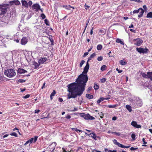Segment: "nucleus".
Wrapping results in <instances>:
<instances>
[{
	"mask_svg": "<svg viewBox=\"0 0 152 152\" xmlns=\"http://www.w3.org/2000/svg\"><path fill=\"white\" fill-rule=\"evenodd\" d=\"M9 6V4H7L0 5V15H2L6 13Z\"/></svg>",
	"mask_w": 152,
	"mask_h": 152,
	"instance_id": "20e7f679",
	"label": "nucleus"
},
{
	"mask_svg": "<svg viewBox=\"0 0 152 152\" xmlns=\"http://www.w3.org/2000/svg\"><path fill=\"white\" fill-rule=\"evenodd\" d=\"M142 142H143V144H146L147 143V142L145 141V138H143L142 139Z\"/></svg>",
	"mask_w": 152,
	"mask_h": 152,
	"instance_id": "e2e57ef3",
	"label": "nucleus"
},
{
	"mask_svg": "<svg viewBox=\"0 0 152 152\" xmlns=\"http://www.w3.org/2000/svg\"><path fill=\"white\" fill-rule=\"evenodd\" d=\"M120 64L122 65H124L126 64L127 62L124 61V60H122L120 61Z\"/></svg>",
	"mask_w": 152,
	"mask_h": 152,
	"instance_id": "c756f323",
	"label": "nucleus"
},
{
	"mask_svg": "<svg viewBox=\"0 0 152 152\" xmlns=\"http://www.w3.org/2000/svg\"><path fill=\"white\" fill-rule=\"evenodd\" d=\"M96 55V54L95 53H94L91 55L90 56L91 58H93Z\"/></svg>",
	"mask_w": 152,
	"mask_h": 152,
	"instance_id": "4d7b16f0",
	"label": "nucleus"
},
{
	"mask_svg": "<svg viewBox=\"0 0 152 152\" xmlns=\"http://www.w3.org/2000/svg\"><path fill=\"white\" fill-rule=\"evenodd\" d=\"M89 68V64L88 62H87L86 65L84 68L83 71L78 76L76 80V82L67 85V91L69 92L67 95L68 99L75 98L78 96H80L83 94L85 90L86 83L88 80L87 75H84L83 74H86L87 73Z\"/></svg>",
	"mask_w": 152,
	"mask_h": 152,
	"instance_id": "f257e3e1",
	"label": "nucleus"
},
{
	"mask_svg": "<svg viewBox=\"0 0 152 152\" xmlns=\"http://www.w3.org/2000/svg\"><path fill=\"white\" fill-rule=\"evenodd\" d=\"M88 54V52H86L84 53V54L83 55V57H86V56H87Z\"/></svg>",
	"mask_w": 152,
	"mask_h": 152,
	"instance_id": "338daca9",
	"label": "nucleus"
},
{
	"mask_svg": "<svg viewBox=\"0 0 152 152\" xmlns=\"http://www.w3.org/2000/svg\"><path fill=\"white\" fill-rule=\"evenodd\" d=\"M17 72L18 73L20 74L24 73L27 72V71L22 68H19L17 71Z\"/></svg>",
	"mask_w": 152,
	"mask_h": 152,
	"instance_id": "2eb2a0df",
	"label": "nucleus"
},
{
	"mask_svg": "<svg viewBox=\"0 0 152 152\" xmlns=\"http://www.w3.org/2000/svg\"><path fill=\"white\" fill-rule=\"evenodd\" d=\"M84 6L87 7L85 8L86 9V10L88 9L90 7V6H88L86 4H85Z\"/></svg>",
	"mask_w": 152,
	"mask_h": 152,
	"instance_id": "69168bd1",
	"label": "nucleus"
},
{
	"mask_svg": "<svg viewBox=\"0 0 152 152\" xmlns=\"http://www.w3.org/2000/svg\"><path fill=\"white\" fill-rule=\"evenodd\" d=\"M71 129L72 130H73V131L75 130L77 132H83L81 130H79L78 129H77V128H72Z\"/></svg>",
	"mask_w": 152,
	"mask_h": 152,
	"instance_id": "bb28decb",
	"label": "nucleus"
},
{
	"mask_svg": "<svg viewBox=\"0 0 152 152\" xmlns=\"http://www.w3.org/2000/svg\"><path fill=\"white\" fill-rule=\"evenodd\" d=\"M28 6L29 5L30 6H31L32 4V1H28Z\"/></svg>",
	"mask_w": 152,
	"mask_h": 152,
	"instance_id": "052dcab7",
	"label": "nucleus"
},
{
	"mask_svg": "<svg viewBox=\"0 0 152 152\" xmlns=\"http://www.w3.org/2000/svg\"><path fill=\"white\" fill-rule=\"evenodd\" d=\"M139 12V9L138 10H134L133 12V13L134 14V13H137Z\"/></svg>",
	"mask_w": 152,
	"mask_h": 152,
	"instance_id": "c03bdc74",
	"label": "nucleus"
},
{
	"mask_svg": "<svg viewBox=\"0 0 152 152\" xmlns=\"http://www.w3.org/2000/svg\"><path fill=\"white\" fill-rule=\"evenodd\" d=\"M117 104H115L113 105H108V107L110 108H113L116 107H117Z\"/></svg>",
	"mask_w": 152,
	"mask_h": 152,
	"instance_id": "72a5a7b5",
	"label": "nucleus"
},
{
	"mask_svg": "<svg viewBox=\"0 0 152 152\" xmlns=\"http://www.w3.org/2000/svg\"><path fill=\"white\" fill-rule=\"evenodd\" d=\"M9 3L11 5L15 4L16 5H19L20 4V2L18 0H13L9 2Z\"/></svg>",
	"mask_w": 152,
	"mask_h": 152,
	"instance_id": "6e6552de",
	"label": "nucleus"
},
{
	"mask_svg": "<svg viewBox=\"0 0 152 152\" xmlns=\"http://www.w3.org/2000/svg\"><path fill=\"white\" fill-rule=\"evenodd\" d=\"M6 80V78L4 77L3 75H0V83Z\"/></svg>",
	"mask_w": 152,
	"mask_h": 152,
	"instance_id": "a211bd4d",
	"label": "nucleus"
},
{
	"mask_svg": "<svg viewBox=\"0 0 152 152\" xmlns=\"http://www.w3.org/2000/svg\"><path fill=\"white\" fill-rule=\"evenodd\" d=\"M85 62V61L84 60H82L80 64V67H81L83 65V64Z\"/></svg>",
	"mask_w": 152,
	"mask_h": 152,
	"instance_id": "49530a36",
	"label": "nucleus"
},
{
	"mask_svg": "<svg viewBox=\"0 0 152 152\" xmlns=\"http://www.w3.org/2000/svg\"><path fill=\"white\" fill-rule=\"evenodd\" d=\"M10 135L12 136H14L15 137H18L17 134L15 132H12L10 134Z\"/></svg>",
	"mask_w": 152,
	"mask_h": 152,
	"instance_id": "4c0bfd02",
	"label": "nucleus"
},
{
	"mask_svg": "<svg viewBox=\"0 0 152 152\" xmlns=\"http://www.w3.org/2000/svg\"><path fill=\"white\" fill-rule=\"evenodd\" d=\"M117 145L121 148H124V145H122V144H120L119 142L118 143V145Z\"/></svg>",
	"mask_w": 152,
	"mask_h": 152,
	"instance_id": "e433bc0d",
	"label": "nucleus"
},
{
	"mask_svg": "<svg viewBox=\"0 0 152 152\" xmlns=\"http://www.w3.org/2000/svg\"><path fill=\"white\" fill-rule=\"evenodd\" d=\"M32 9L35 10V11L38 12L40 9V6L39 4H34L32 6Z\"/></svg>",
	"mask_w": 152,
	"mask_h": 152,
	"instance_id": "423d86ee",
	"label": "nucleus"
},
{
	"mask_svg": "<svg viewBox=\"0 0 152 152\" xmlns=\"http://www.w3.org/2000/svg\"><path fill=\"white\" fill-rule=\"evenodd\" d=\"M116 70L118 71V73H121L122 72V71L121 70H119V69H118V68H117L116 69Z\"/></svg>",
	"mask_w": 152,
	"mask_h": 152,
	"instance_id": "0e129e2a",
	"label": "nucleus"
},
{
	"mask_svg": "<svg viewBox=\"0 0 152 152\" xmlns=\"http://www.w3.org/2000/svg\"><path fill=\"white\" fill-rule=\"evenodd\" d=\"M56 94V92L55 90H53V91L52 92L50 95H51V96H54L55 94Z\"/></svg>",
	"mask_w": 152,
	"mask_h": 152,
	"instance_id": "37998d69",
	"label": "nucleus"
},
{
	"mask_svg": "<svg viewBox=\"0 0 152 152\" xmlns=\"http://www.w3.org/2000/svg\"><path fill=\"white\" fill-rule=\"evenodd\" d=\"M138 149V148H134L133 147H131L130 148V149L131 150V151H134V150H137V149Z\"/></svg>",
	"mask_w": 152,
	"mask_h": 152,
	"instance_id": "5fc2aeb1",
	"label": "nucleus"
},
{
	"mask_svg": "<svg viewBox=\"0 0 152 152\" xmlns=\"http://www.w3.org/2000/svg\"><path fill=\"white\" fill-rule=\"evenodd\" d=\"M131 1H134L137 2H141V1L140 0H130Z\"/></svg>",
	"mask_w": 152,
	"mask_h": 152,
	"instance_id": "bf43d9fd",
	"label": "nucleus"
},
{
	"mask_svg": "<svg viewBox=\"0 0 152 152\" xmlns=\"http://www.w3.org/2000/svg\"><path fill=\"white\" fill-rule=\"evenodd\" d=\"M38 137L37 136H35L34 138H32L30 139L29 140L30 143H32V142H35L38 139Z\"/></svg>",
	"mask_w": 152,
	"mask_h": 152,
	"instance_id": "ddd939ff",
	"label": "nucleus"
},
{
	"mask_svg": "<svg viewBox=\"0 0 152 152\" xmlns=\"http://www.w3.org/2000/svg\"><path fill=\"white\" fill-rule=\"evenodd\" d=\"M30 95L29 94H27L25 96L23 97V98L24 99H27L29 97Z\"/></svg>",
	"mask_w": 152,
	"mask_h": 152,
	"instance_id": "864d4df0",
	"label": "nucleus"
},
{
	"mask_svg": "<svg viewBox=\"0 0 152 152\" xmlns=\"http://www.w3.org/2000/svg\"><path fill=\"white\" fill-rule=\"evenodd\" d=\"M116 42H117L120 43L122 45H124V42L123 41H122L120 39H117L116 40Z\"/></svg>",
	"mask_w": 152,
	"mask_h": 152,
	"instance_id": "a878e982",
	"label": "nucleus"
},
{
	"mask_svg": "<svg viewBox=\"0 0 152 152\" xmlns=\"http://www.w3.org/2000/svg\"><path fill=\"white\" fill-rule=\"evenodd\" d=\"M48 60V58L46 57H44L43 58H41L40 59H39L38 62L39 64H42L44 63V62L47 61Z\"/></svg>",
	"mask_w": 152,
	"mask_h": 152,
	"instance_id": "1a4fd4ad",
	"label": "nucleus"
},
{
	"mask_svg": "<svg viewBox=\"0 0 152 152\" xmlns=\"http://www.w3.org/2000/svg\"><path fill=\"white\" fill-rule=\"evenodd\" d=\"M135 137L136 136L135 134L133 133L132 134L131 137L133 139L135 140Z\"/></svg>",
	"mask_w": 152,
	"mask_h": 152,
	"instance_id": "09e8293b",
	"label": "nucleus"
},
{
	"mask_svg": "<svg viewBox=\"0 0 152 152\" xmlns=\"http://www.w3.org/2000/svg\"><path fill=\"white\" fill-rule=\"evenodd\" d=\"M92 88V87L91 86L89 87V88H88V91H87V92L88 93H90L89 91Z\"/></svg>",
	"mask_w": 152,
	"mask_h": 152,
	"instance_id": "680f3d73",
	"label": "nucleus"
},
{
	"mask_svg": "<svg viewBox=\"0 0 152 152\" xmlns=\"http://www.w3.org/2000/svg\"><path fill=\"white\" fill-rule=\"evenodd\" d=\"M126 108L130 112L132 111V107L130 105H126Z\"/></svg>",
	"mask_w": 152,
	"mask_h": 152,
	"instance_id": "5701e85b",
	"label": "nucleus"
},
{
	"mask_svg": "<svg viewBox=\"0 0 152 152\" xmlns=\"http://www.w3.org/2000/svg\"><path fill=\"white\" fill-rule=\"evenodd\" d=\"M135 101L132 100L131 102V104L132 107L134 108H136L137 107V106L138 107H141L142 105V100L139 97L136 98Z\"/></svg>",
	"mask_w": 152,
	"mask_h": 152,
	"instance_id": "f03ea898",
	"label": "nucleus"
},
{
	"mask_svg": "<svg viewBox=\"0 0 152 152\" xmlns=\"http://www.w3.org/2000/svg\"><path fill=\"white\" fill-rule=\"evenodd\" d=\"M131 125L134 127L137 128H139L141 127V126L140 125L137 124L136 121H133L131 124Z\"/></svg>",
	"mask_w": 152,
	"mask_h": 152,
	"instance_id": "0eeeda50",
	"label": "nucleus"
},
{
	"mask_svg": "<svg viewBox=\"0 0 152 152\" xmlns=\"http://www.w3.org/2000/svg\"><path fill=\"white\" fill-rule=\"evenodd\" d=\"M142 41L140 39H137L135 43H134V44L137 46H140L141 44L142 43Z\"/></svg>",
	"mask_w": 152,
	"mask_h": 152,
	"instance_id": "4468645a",
	"label": "nucleus"
},
{
	"mask_svg": "<svg viewBox=\"0 0 152 152\" xmlns=\"http://www.w3.org/2000/svg\"><path fill=\"white\" fill-rule=\"evenodd\" d=\"M40 17H42V19H44L46 18V16L43 13H42L41 14Z\"/></svg>",
	"mask_w": 152,
	"mask_h": 152,
	"instance_id": "ea45409f",
	"label": "nucleus"
},
{
	"mask_svg": "<svg viewBox=\"0 0 152 152\" xmlns=\"http://www.w3.org/2000/svg\"><path fill=\"white\" fill-rule=\"evenodd\" d=\"M97 60L99 61H102L103 60V57L102 56H100L98 57L97 58Z\"/></svg>",
	"mask_w": 152,
	"mask_h": 152,
	"instance_id": "79ce46f5",
	"label": "nucleus"
},
{
	"mask_svg": "<svg viewBox=\"0 0 152 152\" xmlns=\"http://www.w3.org/2000/svg\"><path fill=\"white\" fill-rule=\"evenodd\" d=\"M148 78H150V80L152 81V72H148Z\"/></svg>",
	"mask_w": 152,
	"mask_h": 152,
	"instance_id": "f704fd0d",
	"label": "nucleus"
},
{
	"mask_svg": "<svg viewBox=\"0 0 152 152\" xmlns=\"http://www.w3.org/2000/svg\"><path fill=\"white\" fill-rule=\"evenodd\" d=\"M102 45H100V44L98 45H97V49L98 50H99L102 49Z\"/></svg>",
	"mask_w": 152,
	"mask_h": 152,
	"instance_id": "473e14b6",
	"label": "nucleus"
},
{
	"mask_svg": "<svg viewBox=\"0 0 152 152\" xmlns=\"http://www.w3.org/2000/svg\"><path fill=\"white\" fill-rule=\"evenodd\" d=\"M148 72L147 73V74L145 73H142V76L146 78H148Z\"/></svg>",
	"mask_w": 152,
	"mask_h": 152,
	"instance_id": "4be33fe9",
	"label": "nucleus"
},
{
	"mask_svg": "<svg viewBox=\"0 0 152 152\" xmlns=\"http://www.w3.org/2000/svg\"><path fill=\"white\" fill-rule=\"evenodd\" d=\"M113 142L115 145H118V143H119L117 142V140L115 139H114L113 140Z\"/></svg>",
	"mask_w": 152,
	"mask_h": 152,
	"instance_id": "8fccbe9b",
	"label": "nucleus"
},
{
	"mask_svg": "<svg viewBox=\"0 0 152 152\" xmlns=\"http://www.w3.org/2000/svg\"><path fill=\"white\" fill-rule=\"evenodd\" d=\"M106 67V66L105 65H102L101 67V70L102 71H104Z\"/></svg>",
	"mask_w": 152,
	"mask_h": 152,
	"instance_id": "c9c22d12",
	"label": "nucleus"
},
{
	"mask_svg": "<svg viewBox=\"0 0 152 152\" xmlns=\"http://www.w3.org/2000/svg\"><path fill=\"white\" fill-rule=\"evenodd\" d=\"M106 80L107 79L105 78H102L100 79V81L102 83H104Z\"/></svg>",
	"mask_w": 152,
	"mask_h": 152,
	"instance_id": "a19ab883",
	"label": "nucleus"
},
{
	"mask_svg": "<svg viewBox=\"0 0 152 152\" xmlns=\"http://www.w3.org/2000/svg\"><path fill=\"white\" fill-rule=\"evenodd\" d=\"M136 50L140 53H147L148 51V50L146 48H136Z\"/></svg>",
	"mask_w": 152,
	"mask_h": 152,
	"instance_id": "39448f33",
	"label": "nucleus"
},
{
	"mask_svg": "<svg viewBox=\"0 0 152 152\" xmlns=\"http://www.w3.org/2000/svg\"><path fill=\"white\" fill-rule=\"evenodd\" d=\"M40 65V64H39V62L37 63L35 61H34L33 63V65L35 66L34 69L37 68Z\"/></svg>",
	"mask_w": 152,
	"mask_h": 152,
	"instance_id": "6ab92c4d",
	"label": "nucleus"
},
{
	"mask_svg": "<svg viewBox=\"0 0 152 152\" xmlns=\"http://www.w3.org/2000/svg\"><path fill=\"white\" fill-rule=\"evenodd\" d=\"M113 133L118 136H120L121 134L119 132H114Z\"/></svg>",
	"mask_w": 152,
	"mask_h": 152,
	"instance_id": "6e6d98bb",
	"label": "nucleus"
},
{
	"mask_svg": "<svg viewBox=\"0 0 152 152\" xmlns=\"http://www.w3.org/2000/svg\"><path fill=\"white\" fill-rule=\"evenodd\" d=\"M89 20H90L89 18H88V19L87 20H86V26H85V27H86H86L88 24L89 22Z\"/></svg>",
	"mask_w": 152,
	"mask_h": 152,
	"instance_id": "603ef678",
	"label": "nucleus"
},
{
	"mask_svg": "<svg viewBox=\"0 0 152 152\" xmlns=\"http://www.w3.org/2000/svg\"><path fill=\"white\" fill-rule=\"evenodd\" d=\"M4 74L7 77L11 78L15 75L16 72L13 69H9L4 71Z\"/></svg>",
	"mask_w": 152,
	"mask_h": 152,
	"instance_id": "7ed1b4c3",
	"label": "nucleus"
},
{
	"mask_svg": "<svg viewBox=\"0 0 152 152\" xmlns=\"http://www.w3.org/2000/svg\"><path fill=\"white\" fill-rule=\"evenodd\" d=\"M80 116L81 117L85 118L86 114L83 113H80Z\"/></svg>",
	"mask_w": 152,
	"mask_h": 152,
	"instance_id": "de8ad7c7",
	"label": "nucleus"
},
{
	"mask_svg": "<svg viewBox=\"0 0 152 152\" xmlns=\"http://www.w3.org/2000/svg\"><path fill=\"white\" fill-rule=\"evenodd\" d=\"M27 39L25 37H23L21 41V44L22 45H25L27 42Z\"/></svg>",
	"mask_w": 152,
	"mask_h": 152,
	"instance_id": "f8f14e48",
	"label": "nucleus"
},
{
	"mask_svg": "<svg viewBox=\"0 0 152 152\" xmlns=\"http://www.w3.org/2000/svg\"><path fill=\"white\" fill-rule=\"evenodd\" d=\"M99 35H103L105 34L106 33V30L104 29H100L99 31Z\"/></svg>",
	"mask_w": 152,
	"mask_h": 152,
	"instance_id": "dca6fc26",
	"label": "nucleus"
},
{
	"mask_svg": "<svg viewBox=\"0 0 152 152\" xmlns=\"http://www.w3.org/2000/svg\"><path fill=\"white\" fill-rule=\"evenodd\" d=\"M94 88L95 90H97L99 89V86L96 84L95 83L94 84Z\"/></svg>",
	"mask_w": 152,
	"mask_h": 152,
	"instance_id": "2f4dec72",
	"label": "nucleus"
},
{
	"mask_svg": "<svg viewBox=\"0 0 152 152\" xmlns=\"http://www.w3.org/2000/svg\"><path fill=\"white\" fill-rule=\"evenodd\" d=\"M44 23L46 25L48 26H50V22L47 19H45L44 20Z\"/></svg>",
	"mask_w": 152,
	"mask_h": 152,
	"instance_id": "7c9ffc66",
	"label": "nucleus"
},
{
	"mask_svg": "<svg viewBox=\"0 0 152 152\" xmlns=\"http://www.w3.org/2000/svg\"><path fill=\"white\" fill-rule=\"evenodd\" d=\"M93 134V136L91 135V137H92L95 140H96V137L100 138L99 136H97L96 134L94 132H92L90 134Z\"/></svg>",
	"mask_w": 152,
	"mask_h": 152,
	"instance_id": "f3484780",
	"label": "nucleus"
},
{
	"mask_svg": "<svg viewBox=\"0 0 152 152\" xmlns=\"http://www.w3.org/2000/svg\"><path fill=\"white\" fill-rule=\"evenodd\" d=\"M117 151L118 152H126V151H125L122 150L121 149H118Z\"/></svg>",
	"mask_w": 152,
	"mask_h": 152,
	"instance_id": "13d9d810",
	"label": "nucleus"
},
{
	"mask_svg": "<svg viewBox=\"0 0 152 152\" xmlns=\"http://www.w3.org/2000/svg\"><path fill=\"white\" fill-rule=\"evenodd\" d=\"M63 7L65 8L67 10H70L71 6L70 5H63Z\"/></svg>",
	"mask_w": 152,
	"mask_h": 152,
	"instance_id": "cd10ccee",
	"label": "nucleus"
},
{
	"mask_svg": "<svg viewBox=\"0 0 152 152\" xmlns=\"http://www.w3.org/2000/svg\"><path fill=\"white\" fill-rule=\"evenodd\" d=\"M146 17L147 18H152V12H150L147 14Z\"/></svg>",
	"mask_w": 152,
	"mask_h": 152,
	"instance_id": "c85d7f7f",
	"label": "nucleus"
},
{
	"mask_svg": "<svg viewBox=\"0 0 152 152\" xmlns=\"http://www.w3.org/2000/svg\"><path fill=\"white\" fill-rule=\"evenodd\" d=\"M104 100V98L103 97H102L100 98L97 102V103L98 104H99L101 102L103 101Z\"/></svg>",
	"mask_w": 152,
	"mask_h": 152,
	"instance_id": "b1692460",
	"label": "nucleus"
},
{
	"mask_svg": "<svg viewBox=\"0 0 152 152\" xmlns=\"http://www.w3.org/2000/svg\"><path fill=\"white\" fill-rule=\"evenodd\" d=\"M86 97L89 99H92L93 98V96L89 94H87L86 95Z\"/></svg>",
	"mask_w": 152,
	"mask_h": 152,
	"instance_id": "412c9836",
	"label": "nucleus"
},
{
	"mask_svg": "<svg viewBox=\"0 0 152 152\" xmlns=\"http://www.w3.org/2000/svg\"><path fill=\"white\" fill-rule=\"evenodd\" d=\"M21 2L23 6L26 8H28V4L27 1L25 0H22L21 1Z\"/></svg>",
	"mask_w": 152,
	"mask_h": 152,
	"instance_id": "9b49d317",
	"label": "nucleus"
},
{
	"mask_svg": "<svg viewBox=\"0 0 152 152\" xmlns=\"http://www.w3.org/2000/svg\"><path fill=\"white\" fill-rule=\"evenodd\" d=\"M94 119L95 118L94 117L91 116L89 114L88 120H94Z\"/></svg>",
	"mask_w": 152,
	"mask_h": 152,
	"instance_id": "a18cd8bd",
	"label": "nucleus"
},
{
	"mask_svg": "<svg viewBox=\"0 0 152 152\" xmlns=\"http://www.w3.org/2000/svg\"><path fill=\"white\" fill-rule=\"evenodd\" d=\"M30 142L29 140H28V141H27L24 144V145H26L27 144H28V143H29Z\"/></svg>",
	"mask_w": 152,
	"mask_h": 152,
	"instance_id": "774afa93",
	"label": "nucleus"
},
{
	"mask_svg": "<svg viewBox=\"0 0 152 152\" xmlns=\"http://www.w3.org/2000/svg\"><path fill=\"white\" fill-rule=\"evenodd\" d=\"M89 116V114L88 113L87 114H86L84 119H85L86 120H88Z\"/></svg>",
	"mask_w": 152,
	"mask_h": 152,
	"instance_id": "3c124183",
	"label": "nucleus"
},
{
	"mask_svg": "<svg viewBox=\"0 0 152 152\" xmlns=\"http://www.w3.org/2000/svg\"><path fill=\"white\" fill-rule=\"evenodd\" d=\"M50 41L51 42V45H54V40L52 36H49V37H48Z\"/></svg>",
	"mask_w": 152,
	"mask_h": 152,
	"instance_id": "aec40b11",
	"label": "nucleus"
},
{
	"mask_svg": "<svg viewBox=\"0 0 152 152\" xmlns=\"http://www.w3.org/2000/svg\"><path fill=\"white\" fill-rule=\"evenodd\" d=\"M55 148L52 149H51L49 147L47 148L46 151L47 152H53Z\"/></svg>",
	"mask_w": 152,
	"mask_h": 152,
	"instance_id": "393cba45",
	"label": "nucleus"
},
{
	"mask_svg": "<svg viewBox=\"0 0 152 152\" xmlns=\"http://www.w3.org/2000/svg\"><path fill=\"white\" fill-rule=\"evenodd\" d=\"M139 14L138 15V17L140 18H141L143 16V13L144 12V10L142 8H139Z\"/></svg>",
	"mask_w": 152,
	"mask_h": 152,
	"instance_id": "9d476101",
	"label": "nucleus"
},
{
	"mask_svg": "<svg viewBox=\"0 0 152 152\" xmlns=\"http://www.w3.org/2000/svg\"><path fill=\"white\" fill-rule=\"evenodd\" d=\"M25 81L26 80H24L20 79L17 81V82L18 83H24Z\"/></svg>",
	"mask_w": 152,
	"mask_h": 152,
	"instance_id": "58836bf2",
	"label": "nucleus"
}]
</instances>
